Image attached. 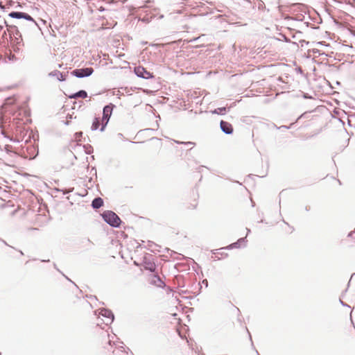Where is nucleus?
Instances as JSON below:
<instances>
[{
    "label": "nucleus",
    "mask_w": 355,
    "mask_h": 355,
    "mask_svg": "<svg viewBox=\"0 0 355 355\" xmlns=\"http://www.w3.org/2000/svg\"><path fill=\"white\" fill-rule=\"evenodd\" d=\"M134 71L137 76L143 78L149 79L154 77L152 73L147 71L144 67L141 66L135 67Z\"/></svg>",
    "instance_id": "0eeeda50"
},
{
    "label": "nucleus",
    "mask_w": 355,
    "mask_h": 355,
    "mask_svg": "<svg viewBox=\"0 0 355 355\" xmlns=\"http://www.w3.org/2000/svg\"><path fill=\"white\" fill-rule=\"evenodd\" d=\"M148 282L149 284L159 288H164L166 286L164 282L159 276L157 270L148 277Z\"/></svg>",
    "instance_id": "39448f33"
},
{
    "label": "nucleus",
    "mask_w": 355,
    "mask_h": 355,
    "mask_svg": "<svg viewBox=\"0 0 355 355\" xmlns=\"http://www.w3.org/2000/svg\"><path fill=\"white\" fill-rule=\"evenodd\" d=\"M87 97V93L85 90H80L75 94L69 95V98H85Z\"/></svg>",
    "instance_id": "9b49d317"
},
{
    "label": "nucleus",
    "mask_w": 355,
    "mask_h": 355,
    "mask_svg": "<svg viewBox=\"0 0 355 355\" xmlns=\"http://www.w3.org/2000/svg\"><path fill=\"white\" fill-rule=\"evenodd\" d=\"M187 144H191V145H194V144H193V143H192V142H187Z\"/></svg>",
    "instance_id": "dca6fc26"
},
{
    "label": "nucleus",
    "mask_w": 355,
    "mask_h": 355,
    "mask_svg": "<svg viewBox=\"0 0 355 355\" xmlns=\"http://www.w3.org/2000/svg\"><path fill=\"white\" fill-rule=\"evenodd\" d=\"M193 202H194V203L191 205V209H195V208H196V207H197V205H198V204H197L196 200H193ZM188 208H190V207H189Z\"/></svg>",
    "instance_id": "4468645a"
},
{
    "label": "nucleus",
    "mask_w": 355,
    "mask_h": 355,
    "mask_svg": "<svg viewBox=\"0 0 355 355\" xmlns=\"http://www.w3.org/2000/svg\"><path fill=\"white\" fill-rule=\"evenodd\" d=\"M113 110V105L112 104L106 105L103 108V121H105V125H103L101 130H103L105 125L107 124Z\"/></svg>",
    "instance_id": "6e6552de"
},
{
    "label": "nucleus",
    "mask_w": 355,
    "mask_h": 355,
    "mask_svg": "<svg viewBox=\"0 0 355 355\" xmlns=\"http://www.w3.org/2000/svg\"><path fill=\"white\" fill-rule=\"evenodd\" d=\"M218 110H220V113H222L223 112H225V107H222V108H218Z\"/></svg>",
    "instance_id": "2eb2a0df"
},
{
    "label": "nucleus",
    "mask_w": 355,
    "mask_h": 355,
    "mask_svg": "<svg viewBox=\"0 0 355 355\" xmlns=\"http://www.w3.org/2000/svg\"><path fill=\"white\" fill-rule=\"evenodd\" d=\"M9 16L12 18H17V19L24 18L27 20L33 19L32 17L29 15L24 13V12H12L9 14Z\"/></svg>",
    "instance_id": "9d476101"
},
{
    "label": "nucleus",
    "mask_w": 355,
    "mask_h": 355,
    "mask_svg": "<svg viewBox=\"0 0 355 355\" xmlns=\"http://www.w3.org/2000/svg\"><path fill=\"white\" fill-rule=\"evenodd\" d=\"M100 126V121L99 119L97 118H95L92 125V129L93 130H97Z\"/></svg>",
    "instance_id": "ddd939ff"
},
{
    "label": "nucleus",
    "mask_w": 355,
    "mask_h": 355,
    "mask_svg": "<svg viewBox=\"0 0 355 355\" xmlns=\"http://www.w3.org/2000/svg\"><path fill=\"white\" fill-rule=\"evenodd\" d=\"M141 265L144 269L149 270L151 272H155L157 270V266L153 261L152 255L144 257Z\"/></svg>",
    "instance_id": "20e7f679"
},
{
    "label": "nucleus",
    "mask_w": 355,
    "mask_h": 355,
    "mask_svg": "<svg viewBox=\"0 0 355 355\" xmlns=\"http://www.w3.org/2000/svg\"><path fill=\"white\" fill-rule=\"evenodd\" d=\"M93 72V68L87 67L85 69H76L71 71V74L78 78H84L89 76Z\"/></svg>",
    "instance_id": "423d86ee"
},
{
    "label": "nucleus",
    "mask_w": 355,
    "mask_h": 355,
    "mask_svg": "<svg viewBox=\"0 0 355 355\" xmlns=\"http://www.w3.org/2000/svg\"><path fill=\"white\" fill-rule=\"evenodd\" d=\"M113 319L114 315L110 311L107 309H101L98 317V320H101V322L98 321L97 324L100 325L104 324L105 325H108L113 321Z\"/></svg>",
    "instance_id": "f03ea898"
},
{
    "label": "nucleus",
    "mask_w": 355,
    "mask_h": 355,
    "mask_svg": "<svg viewBox=\"0 0 355 355\" xmlns=\"http://www.w3.org/2000/svg\"><path fill=\"white\" fill-rule=\"evenodd\" d=\"M178 144H183V142L176 141Z\"/></svg>",
    "instance_id": "a211bd4d"
},
{
    "label": "nucleus",
    "mask_w": 355,
    "mask_h": 355,
    "mask_svg": "<svg viewBox=\"0 0 355 355\" xmlns=\"http://www.w3.org/2000/svg\"><path fill=\"white\" fill-rule=\"evenodd\" d=\"M0 7L3 8V6L1 5V3L0 2Z\"/></svg>",
    "instance_id": "f3484780"
},
{
    "label": "nucleus",
    "mask_w": 355,
    "mask_h": 355,
    "mask_svg": "<svg viewBox=\"0 0 355 355\" xmlns=\"http://www.w3.org/2000/svg\"><path fill=\"white\" fill-rule=\"evenodd\" d=\"M105 222L113 227H118L121 223V219L113 211H107L102 215Z\"/></svg>",
    "instance_id": "7ed1b4c3"
},
{
    "label": "nucleus",
    "mask_w": 355,
    "mask_h": 355,
    "mask_svg": "<svg viewBox=\"0 0 355 355\" xmlns=\"http://www.w3.org/2000/svg\"><path fill=\"white\" fill-rule=\"evenodd\" d=\"M220 128L226 134H232L233 132L232 125L227 121H220Z\"/></svg>",
    "instance_id": "1a4fd4ad"
},
{
    "label": "nucleus",
    "mask_w": 355,
    "mask_h": 355,
    "mask_svg": "<svg viewBox=\"0 0 355 355\" xmlns=\"http://www.w3.org/2000/svg\"><path fill=\"white\" fill-rule=\"evenodd\" d=\"M103 205V200L101 198H96L93 200L92 206L94 209H98Z\"/></svg>",
    "instance_id": "f8f14e48"
},
{
    "label": "nucleus",
    "mask_w": 355,
    "mask_h": 355,
    "mask_svg": "<svg viewBox=\"0 0 355 355\" xmlns=\"http://www.w3.org/2000/svg\"><path fill=\"white\" fill-rule=\"evenodd\" d=\"M100 353L101 355H133L132 352L126 351L123 347L114 348L110 340L101 348Z\"/></svg>",
    "instance_id": "f257e3e1"
}]
</instances>
